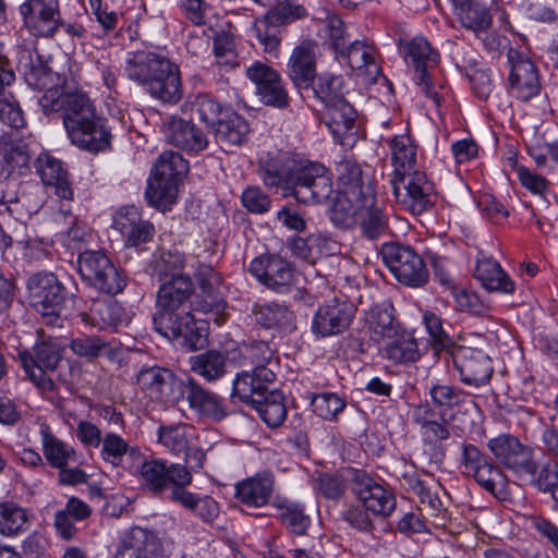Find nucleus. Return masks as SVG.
<instances>
[{"mask_svg": "<svg viewBox=\"0 0 558 558\" xmlns=\"http://www.w3.org/2000/svg\"><path fill=\"white\" fill-rule=\"evenodd\" d=\"M62 123L71 143L81 149L98 153L110 146L106 120L83 89L63 93Z\"/></svg>", "mask_w": 558, "mask_h": 558, "instance_id": "nucleus-1", "label": "nucleus"}, {"mask_svg": "<svg viewBox=\"0 0 558 558\" xmlns=\"http://www.w3.org/2000/svg\"><path fill=\"white\" fill-rule=\"evenodd\" d=\"M124 74L162 102L175 104L182 98L179 66L161 54L145 50L129 53Z\"/></svg>", "mask_w": 558, "mask_h": 558, "instance_id": "nucleus-2", "label": "nucleus"}, {"mask_svg": "<svg viewBox=\"0 0 558 558\" xmlns=\"http://www.w3.org/2000/svg\"><path fill=\"white\" fill-rule=\"evenodd\" d=\"M259 175L270 187H281L299 203L316 204L327 201L333 192L332 182L324 165L310 162L286 172L275 165L262 166Z\"/></svg>", "mask_w": 558, "mask_h": 558, "instance_id": "nucleus-3", "label": "nucleus"}, {"mask_svg": "<svg viewBox=\"0 0 558 558\" xmlns=\"http://www.w3.org/2000/svg\"><path fill=\"white\" fill-rule=\"evenodd\" d=\"M187 169L186 160L179 153H162L147 182L145 197L148 204L161 211L168 210L177 201L180 178Z\"/></svg>", "mask_w": 558, "mask_h": 558, "instance_id": "nucleus-4", "label": "nucleus"}, {"mask_svg": "<svg viewBox=\"0 0 558 558\" xmlns=\"http://www.w3.org/2000/svg\"><path fill=\"white\" fill-rule=\"evenodd\" d=\"M19 69L29 86L45 89L39 99L45 114L63 111V94L53 86L58 75L51 72L36 50L23 49L19 52Z\"/></svg>", "mask_w": 558, "mask_h": 558, "instance_id": "nucleus-5", "label": "nucleus"}, {"mask_svg": "<svg viewBox=\"0 0 558 558\" xmlns=\"http://www.w3.org/2000/svg\"><path fill=\"white\" fill-rule=\"evenodd\" d=\"M399 49L407 64L414 69V81L421 92L436 107H440L442 97L435 89L429 73L439 62V54L424 37H415L410 41H400Z\"/></svg>", "mask_w": 558, "mask_h": 558, "instance_id": "nucleus-6", "label": "nucleus"}, {"mask_svg": "<svg viewBox=\"0 0 558 558\" xmlns=\"http://www.w3.org/2000/svg\"><path fill=\"white\" fill-rule=\"evenodd\" d=\"M487 448L498 463L511 471L520 480H534L538 463L533 449L523 445L515 436L500 434L487 441Z\"/></svg>", "mask_w": 558, "mask_h": 558, "instance_id": "nucleus-7", "label": "nucleus"}, {"mask_svg": "<svg viewBox=\"0 0 558 558\" xmlns=\"http://www.w3.org/2000/svg\"><path fill=\"white\" fill-rule=\"evenodd\" d=\"M380 255L398 281L410 287H421L426 283L428 279L426 266L411 246L397 242L385 243Z\"/></svg>", "mask_w": 558, "mask_h": 558, "instance_id": "nucleus-8", "label": "nucleus"}, {"mask_svg": "<svg viewBox=\"0 0 558 558\" xmlns=\"http://www.w3.org/2000/svg\"><path fill=\"white\" fill-rule=\"evenodd\" d=\"M77 264L82 278L97 290L117 294L124 289L125 278L104 252L85 251L78 255Z\"/></svg>", "mask_w": 558, "mask_h": 558, "instance_id": "nucleus-9", "label": "nucleus"}, {"mask_svg": "<svg viewBox=\"0 0 558 558\" xmlns=\"http://www.w3.org/2000/svg\"><path fill=\"white\" fill-rule=\"evenodd\" d=\"M31 305L49 323L58 318L66 303V291L53 274H35L27 281Z\"/></svg>", "mask_w": 558, "mask_h": 558, "instance_id": "nucleus-10", "label": "nucleus"}, {"mask_svg": "<svg viewBox=\"0 0 558 558\" xmlns=\"http://www.w3.org/2000/svg\"><path fill=\"white\" fill-rule=\"evenodd\" d=\"M62 348L54 340H43L33 348V353L22 351L20 361L29 379L43 390H52L53 380L50 373L54 372L61 361Z\"/></svg>", "mask_w": 558, "mask_h": 558, "instance_id": "nucleus-11", "label": "nucleus"}, {"mask_svg": "<svg viewBox=\"0 0 558 558\" xmlns=\"http://www.w3.org/2000/svg\"><path fill=\"white\" fill-rule=\"evenodd\" d=\"M154 325L161 336L172 340L179 347L194 351L206 344L207 323L203 319H195L190 312L165 316Z\"/></svg>", "mask_w": 558, "mask_h": 558, "instance_id": "nucleus-12", "label": "nucleus"}, {"mask_svg": "<svg viewBox=\"0 0 558 558\" xmlns=\"http://www.w3.org/2000/svg\"><path fill=\"white\" fill-rule=\"evenodd\" d=\"M183 379L165 367L143 366L136 376L138 387L153 400L167 405H179Z\"/></svg>", "mask_w": 558, "mask_h": 558, "instance_id": "nucleus-13", "label": "nucleus"}, {"mask_svg": "<svg viewBox=\"0 0 558 558\" xmlns=\"http://www.w3.org/2000/svg\"><path fill=\"white\" fill-rule=\"evenodd\" d=\"M142 486L153 494H161L170 485L191 484L192 475L180 463L167 465L160 459L145 460L136 471Z\"/></svg>", "mask_w": 558, "mask_h": 558, "instance_id": "nucleus-14", "label": "nucleus"}, {"mask_svg": "<svg viewBox=\"0 0 558 558\" xmlns=\"http://www.w3.org/2000/svg\"><path fill=\"white\" fill-rule=\"evenodd\" d=\"M510 65L509 89L511 95L522 101L535 97L541 89L539 75L530 57L514 48L507 52Z\"/></svg>", "mask_w": 558, "mask_h": 558, "instance_id": "nucleus-15", "label": "nucleus"}, {"mask_svg": "<svg viewBox=\"0 0 558 558\" xmlns=\"http://www.w3.org/2000/svg\"><path fill=\"white\" fill-rule=\"evenodd\" d=\"M20 12L26 28L37 37H52L62 25L59 0H26Z\"/></svg>", "mask_w": 558, "mask_h": 558, "instance_id": "nucleus-16", "label": "nucleus"}, {"mask_svg": "<svg viewBox=\"0 0 558 558\" xmlns=\"http://www.w3.org/2000/svg\"><path fill=\"white\" fill-rule=\"evenodd\" d=\"M390 182L396 199L412 214L420 215L433 206V184L425 173L418 171Z\"/></svg>", "mask_w": 558, "mask_h": 558, "instance_id": "nucleus-17", "label": "nucleus"}, {"mask_svg": "<svg viewBox=\"0 0 558 558\" xmlns=\"http://www.w3.org/2000/svg\"><path fill=\"white\" fill-rule=\"evenodd\" d=\"M246 76L255 85L256 95L264 105L278 109L288 107V93L271 66L256 61L246 69Z\"/></svg>", "mask_w": 558, "mask_h": 558, "instance_id": "nucleus-18", "label": "nucleus"}, {"mask_svg": "<svg viewBox=\"0 0 558 558\" xmlns=\"http://www.w3.org/2000/svg\"><path fill=\"white\" fill-rule=\"evenodd\" d=\"M354 316V306L348 301L333 299L320 305L312 322L317 337H329L345 330Z\"/></svg>", "mask_w": 558, "mask_h": 558, "instance_id": "nucleus-19", "label": "nucleus"}, {"mask_svg": "<svg viewBox=\"0 0 558 558\" xmlns=\"http://www.w3.org/2000/svg\"><path fill=\"white\" fill-rule=\"evenodd\" d=\"M181 401H186L190 410L201 418L218 422L227 416L222 400L216 393L203 388L193 378L183 381L179 403Z\"/></svg>", "mask_w": 558, "mask_h": 558, "instance_id": "nucleus-20", "label": "nucleus"}, {"mask_svg": "<svg viewBox=\"0 0 558 558\" xmlns=\"http://www.w3.org/2000/svg\"><path fill=\"white\" fill-rule=\"evenodd\" d=\"M453 364L461 381L469 386L486 385L493 375L492 361L481 350L460 348L453 355Z\"/></svg>", "mask_w": 558, "mask_h": 558, "instance_id": "nucleus-21", "label": "nucleus"}, {"mask_svg": "<svg viewBox=\"0 0 558 558\" xmlns=\"http://www.w3.org/2000/svg\"><path fill=\"white\" fill-rule=\"evenodd\" d=\"M193 291V283L189 276L172 275L159 288L157 294V313L154 323L165 316L180 314V308L189 300Z\"/></svg>", "mask_w": 558, "mask_h": 558, "instance_id": "nucleus-22", "label": "nucleus"}, {"mask_svg": "<svg viewBox=\"0 0 558 558\" xmlns=\"http://www.w3.org/2000/svg\"><path fill=\"white\" fill-rule=\"evenodd\" d=\"M35 168L44 185L50 187L57 197L64 201L73 199L74 192L69 171L60 159L41 153L36 158Z\"/></svg>", "mask_w": 558, "mask_h": 558, "instance_id": "nucleus-23", "label": "nucleus"}, {"mask_svg": "<svg viewBox=\"0 0 558 558\" xmlns=\"http://www.w3.org/2000/svg\"><path fill=\"white\" fill-rule=\"evenodd\" d=\"M250 271L259 282L280 292L284 291L293 280L290 264L276 255L256 257L251 263Z\"/></svg>", "mask_w": 558, "mask_h": 558, "instance_id": "nucleus-24", "label": "nucleus"}, {"mask_svg": "<svg viewBox=\"0 0 558 558\" xmlns=\"http://www.w3.org/2000/svg\"><path fill=\"white\" fill-rule=\"evenodd\" d=\"M114 558H167L161 541L142 527H132L123 537Z\"/></svg>", "mask_w": 558, "mask_h": 558, "instance_id": "nucleus-25", "label": "nucleus"}, {"mask_svg": "<svg viewBox=\"0 0 558 558\" xmlns=\"http://www.w3.org/2000/svg\"><path fill=\"white\" fill-rule=\"evenodd\" d=\"M162 129L167 142L180 149L198 153L208 146L206 135L193 122L180 117L166 118Z\"/></svg>", "mask_w": 558, "mask_h": 558, "instance_id": "nucleus-26", "label": "nucleus"}, {"mask_svg": "<svg viewBox=\"0 0 558 558\" xmlns=\"http://www.w3.org/2000/svg\"><path fill=\"white\" fill-rule=\"evenodd\" d=\"M352 490L365 509L375 514L387 517L396 508L393 494L368 476H357Z\"/></svg>", "mask_w": 558, "mask_h": 558, "instance_id": "nucleus-27", "label": "nucleus"}, {"mask_svg": "<svg viewBox=\"0 0 558 558\" xmlns=\"http://www.w3.org/2000/svg\"><path fill=\"white\" fill-rule=\"evenodd\" d=\"M275 377V373L265 365L255 366L252 373L243 372L235 377L232 395L244 403H259Z\"/></svg>", "mask_w": 558, "mask_h": 558, "instance_id": "nucleus-28", "label": "nucleus"}, {"mask_svg": "<svg viewBox=\"0 0 558 558\" xmlns=\"http://www.w3.org/2000/svg\"><path fill=\"white\" fill-rule=\"evenodd\" d=\"M113 228L122 234L128 247L146 243L154 234V226L142 220L140 211L134 206L124 207L116 214Z\"/></svg>", "mask_w": 558, "mask_h": 558, "instance_id": "nucleus-29", "label": "nucleus"}, {"mask_svg": "<svg viewBox=\"0 0 558 558\" xmlns=\"http://www.w3.org/2000/svg\"><path fill=\"white\" fill-rule=\"evenodd\" d=\"M274 489V475L263 471L236 483L235 498L248 508H260L269 502Z\"/></svg>", "mask_w": 558, "mask_h": 558, "instance_id": "nucleus-30", "label": "nucleus"}, {"mask_svg": "<svg viewBox=\"0 0 558 558\" xmlns=\"http://www.w3.org/2000/svg\"><path fill=\"white\" fill-rule=\"evenodd\" d=\"M369 192V186H366V192L339 191L331 207V221L342 229L357 226L360 209L366 193Z\"/></svg>", "mask_w": 558, "mask_h": 558, "instance_id": "nucleus-31", "label": "nucleus"}, {"mask_svg": "<svg viewBox=\"0 0 558 558\" xmlns=\"http://www.w3.org/2000/svg\"><path fill=\"white\" fill-rule=\"evenodd\" d=\"M375 49L364 40H354L347 45L338 54L347 61L352 70L365 74L367 80L375 83L381 73L375 61Z\"/></svg>", "mask_w": 558, "mask_h": 558, "instance_id": "nucleus-32", "label": "nucleus"}, {"mask_svg": "<svg viewBox=\"0 0 558 558\" xmlns=\"http://www.w3.org/2000/svg\"><path fill=\"white\" fill-rule=\"evenodd\" d=\"M289 76L300 89L311 87L315 74V52L310 43L296 46L288 62Z\"/></svg>", "mask_w": 558, "mask_h": 558, "instance_id": "nucleus-33", "label": "nucleus"}, {"mask_svg": "<svg viewBox=\"0 0 558 558\" xmlns=\"http://www.w3.org/2000/svg\"><path fill=\"white\" fill-rule=\"evenodd\" d=\"M389 146L393 167L391 181L399 182L405 175L418 172L416 145L410 136H395L391 138Z\"/></svg>", "mask_w": 558, "mask_h": 558, "instance_id": "nucleus-34", "label": "nucleus"}, {"mask_svg": "<svg viewBox=\"0 0 558 558\" xmlns=\"http://www.w3.org/2000/svg\"><path fill=\"white\" fill-rule=\"evenodd\" d=\"M216 142L223 150L240 146L248 134V124L235 112L226 111L211 128Z\"/></svg>", "mask_w": 558, "mask_h": 558, "instance_id": "nucleus-35", "label": "nucleus"}, {"mask_svg": "<svg viewBox=\"0 0 558 558\" xmlns=\"http://www.w3.org/2000/svg\"><path fill=\"white\" fill-rule=\"evenodd\" d=\"M357 226L362 234L374 240L384 234L388 229V217L377 204L374 193L371 191L364 197V204L360 209Z\"/></svg>", "mask_w": 558, "mask_h": 558, "instance_id": "nucleus-36", "label": "nucleus"}, {"mask_svg": "<svg viewBox=\"0 0 558 558\" xmlns=\"http://www.w3.org/2000/svg\"><path fill=\"white\" fill-rule=\"evenodd\" d=\"M253 315L256 323L266 329L289 332L295 327L293 313L282 304H256L253 308Z\"/></svg>", "mask_w": 558, "mask_h": 558, "instance_id": "nucleus-37", "label": "nucleus"}, {"mask_svg": "<svg viewBox=\"0 0 558 558\" xmlns=\"http://www.w3.org/2000/svg\"><path fill=\"white\" fill-rule=\"evenodd\" d=\"M475 277L488 291H501L505 293H512L514 291V283L509 279L500 265L492 258L484 257L477 260Z\"/></svg>", "mask_w": 558, "mask_h": 558, "instance_id": "nucleus-38", "label": "nucleus"}, {"mask_svg": "<svg viewBox=\"0 0 558 558\" xmlns=\"http://www.w3.org/2000/svg\"><path fill=\"white\" fill-rule=\"evenodd\" d=\"M325 108V122L336 138H341L352 131L356 111L345 98Z\"/></svg>", "mask_w": 558, "mask_h": 558, "instance_id": "nucleus-39", "label": "nucleus"}, {"mask_svg": "<svg viewBox=\"0 0 558 558\" xmlns=\"http://www.w3.org/2000/svg\"><path fill=\"white\" fill-rule=\"evenodd\" d=\"M454 13L463 27L476 34L485 33L492 24L488 10L472 0H462L453 3Z\"/></svg>", "mask_w": 558, "mask_h": 558, "instance_id": "nucleus-40", "label": "nucleus"}, {"mask_svg": "<svg viewBox=\"0 0 558 558\" xmlns=\"http://www.w3.org/2000/svg\"><path fill=\"white\" fill-rule=\"evenodd\" d=\"M191 371L207 381H214L226 373L227 356L217 350H208L190 357Z\"/></svg>", "mask_w": 558, "mask_h": 558, "instance_id": "nucleus-41", "label": "nucleus"}, {"mask_svg": "<svg viewBox=\"0 0 558 558\" xmlns=\"http://www.w3.org/2000/svg\"><path fill=\"white\" fill-rule=\"evenodd\" d=\"M260 418L271 428L280 426L287 416L283 395L278 390L268 391L259 403L252 405Z\"/></svg>", "mask_w": 558, "mask_h": 558, "instance_id": "nucleus-42", "label": "nucleus"}, {"mask_svg": "<svg viewBox=\"0 0 558 558\" xmlns=\"http://www.w3.org/2000/svg\"><path fill=\"white\" fill-rule=\"evenodd\" d=\"M28 511L14 502H0V534L15 536L28 526Z\"/></svg>", "mask_w": 558, "mask_h": 558, "instance_id": "nucleus-43", "label": "nucleus"}, {"mask_svg": "<svg viewBox=\"0 0 558 558\" xmlns=\"http://www.w3.org/2000/svg\"><path fill=\"white\" fill-rule=\"evenodd\" d=\"M340 191L366 192L360 163L351 156H341L335 163Z\"/></svg>", "mask_w": 558, "mask_h": 558, "instance_id": "nucleus-44", "label": "nucleus"}, {"mask_svg": "<svg viewBox=\"0 0 558 558\" xmlns=\"http://www.w3.org/2000/svg\"><path fill=\"white\" fill-rule=\"evenodd\" d=\"M80 316L84 323L99 329L116 326L120 318L118 306L102 299L94 300L88 312H82Z\"/></svg>", "mask_w": 558, "mask_h": 558, "instance_id": "nucleus-45", "label": "nucleus"}, {"mask_svg": "<svg viewBox=\"0 0 558 558\" xmlns=\"http://www.w3.org/2000/svg\"><path fill=\"white\" fill-rule=\"evenodd\" d=\"M314 96L326 107L344 99L343 80L339 75L322 73L313 81Z\"/></svg>", "mask_w": 558, "mask_h": 558, "instance_id": "nucleus-46", "label": "nucleus"}, {"mask_svg": "<svg viewBox=\"0 0 558 558\" xmlns=\"http://www.w3.org/2000/svg\"><path fill=\"white\" fill-rule=\"evenodd\" d=\"M159 441L174 453L184 452L195 439V430L186 424L161 426Z\"/></svg>", "mask_w": 558, "mask_h": 558, "instance_id": "nucleus-47", "label": "nucleus"}, {"mask_svg": "<svg viewBox=\"0 0 558 558\" xmlns=\"http://www.w3.org/2000/svg\"><path fill=\"white\" fill-rule=\"evenodd\" d=\"M40 434L44 454L51 466L58 469L66 466L68 462L75 458V450L56 438L48 427H41Z\"/></svg>", "mask_w": 558, "mask_h": 558, "instance_id": "nucleus-48", "label": "nucleus"}, {"mask_svg": "<svg viewBox=\"0 0 558 558\" xmlns=\"http://www.w3.org/2000/svg\"><path fill=\"white\" fill-rule=\"evenodd\" d=\"M439 485L433 480L416 496L420 499V509L425 514L426 519L429 518L430 524L434 526H442L446 522V509L438 496Z\"/></svg>", "mask_w": 558, "mask_h": 558, "instance_id": "nucleus-49", "label": "nucleus"}, {"mask_svg": "<svg viewBox=\"0 0 558 558\" xmlns=\"http://www.w3.org/2000/svg\"><path fill=\"white\" fill-rule=\"evenodd\" d=\"M471 474L486 490L498 498H506L507 477L489 459Z\"/></svg>", "mask_w": 558, "mask_h": 558, "instance_id": "nucleus-50", "label": "nucleus"}, {"mask_svg": "<svg viewBox=\"0 0 558 558\" xmlns=\"http://www.w3.org/2000/svg\"><path fill=\"white\" fill-rule=\"evenodd\" d=\"M129 450L132 454L136 453V450L130 448L128 441L116 433H106L100 444L102 460L112 465H119Z\"/></svg>", "mask_w": 558, "mask_h": 558, "instance_id": "nucleus-51", "label": "nucleus"}, {"mask_svg": "<svg viewBox=\"0 0 558 558\" xmlns=\"http://www.w3.org/2000/svg\"><path fill=\"white\" fill-rule=\"evenodd\" d=\"M385 356L396 363L414 362L420 357L416 341L408 336H402L389 342L384 348Z\"/></svg>", "mask_w": 558, "mask_h": 558, "instance_id": "nucleus-52", "label": "nucleus"}, {"mask_svg": "<svg viewBox=\"0 0 558 558\" xmlns=\"http://www.w3.org/2000/svg\"><path fill=\"white\" fill-rule=\"evenodd\" d=\"M69 347L75 355L88 360L105 354L110 348L109 343L101 337L86 335L72 339Z\"/></svg>", "mask_w": 558, "mask_h": 558, "instance_id": "nucleus-53", "label": "nucleus"}, {"mask_svg": "<svg viewBox=\"0 0 558 558\" xmlns=\"http://www.w3.org/2000/svg\"><path fill=\"white\" fill-rule=\"evenodd\" d=\"M368 325L371 337L377 342L384 339H392L397 335V326L388 310L374 308Z\"/></svg>", "mask_w": 558, "mask_h": 558, "instance_id": "nucleus-54", "label": "nucleus"}, {"mask_svg": "<svg viewBox=\"0 0 558 558\" xmlns=\"http://www.w3.org/2000/svg\"><path fill=\"white\" fill-rule=\"evenodd\" d=\"M322 37L339 53L348 44L350 35L343 21L336 14H328L320 29Z\"/></svg>", "mask_w": 558, "mask_h": 558, "instance_id": "nucleus-55", "label": "nucleus"}, {"mask_svg": "<svg viewBox=\"0 0 558 558\" xmlns=\"http://www.w3.org/2000/svg\"><path fill=\"white\" fill-rule=\"evenodd\" d=\"M214 54L220 65L234 66L236 52L234 36L228 31H218L214 35Z\"/></svg>", "mask_w": 558, "mask_h": 558, "instance_id": "nucleus-56", "label": "nucleus"}, {"mask_svg": "<svg viewBox=\"0 0 558 558\" xmlns=\"http://www.w3.org/2000/svg\"><path fill=\"white\" fill-rule=\"evenodd\" d=\"M196 279L202 292L210 298V304L218 305L221 300L220 287L222 278L220 274L209 265H201L196 272Z\"/></svg>", "mask_w": 558, "mask_h": 558, "instance_id": "nucleus-57", "label": "nucleus"}, {"mask_svg": "<svg viewBox=\"0 0 558 558\" xmlns=\"http://www.w3.org/2000/svg\"><path fill=\"white\" fill-rule=\"evenodd\" d=\"M184 265V256L178 251H162L155 258L153 269L155 276L159 280H167V277L172 275H181L178 272Z\"/></svg>", "mask_w": 558, "mask_h": 558, "instance_id": "nucleus-58", "label": "nucleus"}, {"mask_svg": "<svg viewBox=\"0 0 558 558\" xmlns=\"http://www.w3.org/2000/svg\"><path fill=\"white\" fill-rule=\"evenodd\" d=\"M278 26L275 21H270L268 14L254 23L255 36L266 52H275L279 46Z\"/></svg>", "mask_w": 558, "mask_h": 558, "instance_id": "nucleus-59", "label": "nucleus"}, {"mask_svg": "<svg viewBox=\"0 0 558 558\" xmlns=\"http://www.w3.org/2000/svg\"><path fill=\"white\" fill-rule=\"evenodd\" d=\"M313 411L324 420L335 418L345 407V402L336 393L324 392L312 400Z\"/></svg>", "mask_w": 558, "mask_h": 558, "instance_id": "nucleus-60", "label": "nucleus"}, {"mask_svg": "<svg viewBox=\"0 0 558 558\" xmlns=\"http://www.w3.org/2000/svg\"><path fill=\"white\" fill-rule=\"evenodd\" d=\"M192 110L210 128L221 119V105L208 95H198L192 104Z\"/></svg>", "mask_w": 558, "mask_h": 558, "instance_id": "nucleus-61", "label": "nucleus"}, {"mask_svg": "<svg viewBox=\"0 0 558 558\" xmlns=\"http://www.w3.org/2000/svg\"><path fill=\"white\" fill-rule=\"evenodd\" d=\"M0 120L14 129L25 125L23 111L13 95L0 99Z\"/></svg>", "mask_w": 558, "mask_h": 558, "instance_id": "nucleus-62", "label": "nucleus"}, {"mask_svg": "<svg viewBox=\"0 0 558 558\" xmlns=\"http://www.w3.org/2000/svg\"><path fill=\"white\" fill-rule=\"evenodd\" d=\"M429 395L433 403L439 408H452L463 400V392L449 385H434Z\"/></svg>", "mask_w": 558, "mask_h": 558, "instance_id": "nucleus-63", "label": "nucleus"}, {"mask_svg": "<svg viewBox=\"0 0 558 558\" xmlns=\"http://www.w3.org/2000/svg\"><path fill=\"white\" fill-rule=\"evenodd\" d=\"M452 295L461 311L483 315L488 310L487 305L484 304L475 293L468 291L465 288L453 287Z\"/></svg>", "mask_w": 558, "mask_h": 558, "instance_id": "nucleus-64", "label": "nucleus"}]
</instances>
